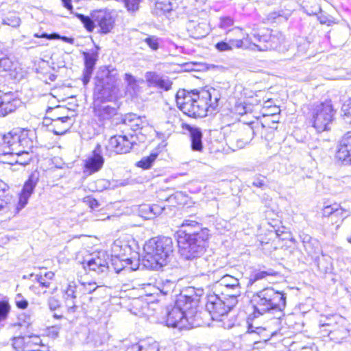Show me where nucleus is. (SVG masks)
I'll list each match as a JSON object with an SVG mask.
<instances>
[{"instance_id": "f257e3e1", "label": "nucleus", "mask_w": 351, "mask_h": 351, "mask_svg": "<svg viewBox=\"0 0 351 351\" xmlns=\"http://www.w3.org/2000/svg\"><path fill=\"white\" fill-rule=\"evenodd\" d=\"M176 100L178 108L189 117H204L210 109L217 107L219 95L215 88L191 92L182 89L177 92Z\"/></svg>"}, {"instance_id": "f03ea898", "label": "nucleus", "mask_w": 351, "mask_h": 351, "mask_svg": "<svg viewBox=\"0 0 351 351\" xmlns=\"http://www.w3.org/2000/svg\"><path fill=\"white\" fill-rule=\"evenodd\" d=\"M186 291L188 293H181L176 300L174 306L167 311V326L182 329L187 327L188 324H193L197 312L199 295L195 293L192 288Z\"/></svg>"}, {"instance_id": "7ed1b4c3", "label": "nucleus", "mask_w": 351, "mask_h": 351, "mask_svg": "<svg viewBox=\"0 0 351 351\" xmlns=\"http://www.w3.org/2000/svg\"><path fill=\"white\" fill-rule=\"evenodd\" d=\"M145 254L144 265L152 269H159L166 265L173 252V243L171 237L152 238L144 245Z\"/></svg>"}, {"instance_id": "20e7f679", "label": "nucleus", "mask_w": 351, "mask_h": 351, "mask_svg": "<svg viewBox=\"0 0 351 351\" xmlns=\"http://www.w3.org/2000/svg\"><path fill=\"white\" fill-rule=\"evenodd\" d=\"M37 180L34 175L29 177L20 193L18 204L12 195L8 192L7 184L0 180V212L7 215L8 217L18 213L27 204L28 199L36 186Z\"/></svg>"}, {"instance_id": "39448f33", "label": "nucleus", "mask_w": 351, "mask_h": 351, "mask_svg": "<svg viewBox=\"0 0 351 351\" xmlns=\"http://www.w3.org/2000/svg\"><path fill=\"white\" fill-rule=\"evenodd\" d=\"M253 301L254 317L270 311H276L282 315L286 306L285 294L271 287L258 291L254 295Z\"/></svg>"}, {"instance_id": "423d86ee", "label": "nucleus", "mask_w": 351, "mask_h": 351, "mask_svg": "<svg viewBox=\"0 0 351 351\" xmlns=\"http://www.w3.org/2000/svg\"><path fill=\"white\" fill-rule=\"evenodd\" d=\"M179 253L182 258H193L203 255L208 247L207 232L202 230L200 234H178Z\"/></svg>"}, {"instance_id": "0eeeda50", "label": "nucleus", "mask_w": 351, "mask_h": 351, "mask_svg": "<svg viewBox=\"0 0 351 351\" xmlns=\"http://www.w3.org/2000/svg\"><path fill=\"white\" fill-rule=\"evenodd\" d=\"M34 132L27 130L15 129L2 136L1 147L4 155L20 153L23 148L32 149L34 147Z\"/></svg>"}, {"instance_id": "6e6552de", "label": "nucleus", "mask_w": 351, "mask_h": 351, "mask_svg": "<svg viewBox=\"0 0 351 351\" xmlns=\"http://www.w3.org/2000/svg\"><path fill=\"white\" fill-rule=\"evenodd\" d=\"M335 114L331 101H326L311 106L308 119L312 126L318 132H322L330 130Z\"/></svg>"}, {"instance_id": "1a4fd4ad", "label": "nucleus", "mask_w": 351, "mask_h": 351, "mask_svg": "<svg viewBox=\"0 0 351 351\" xmlns=\"http://www.w3.org/2000/svg\"><path fill=\"white\" fill-rule=\"evenodd\" d=\"M102 73V76H97L99 80L95 88L93 104H112L117 73L114 69H106Z\"/></svg>"}, {"instance_id": "9d476101", "label": "nucleus", "mask_w": 351, "mask_h": 351, "mask_svg": "<svg viewBox=\"0 0 351 351\" xmlns=\"http://www.w3.org/2000/svg\"><path fill=\"white\" fill-rule=\"evenodd\" d=\"M256 43H252V50L259 51H277L280 53L287 51L289 48V41L280 32L271 31L269 35L255 37Z\"/></svg>"}, {"instance_id": "9b49d317", "label": "nucleus", "mask_w": 351, "mask_h": 351, "mask_svg": "<svg viewBox=\"0 0 351 351\" xmlns=\"http://www.w3.org/2000/svg\"><path fill=\"white\" fill-rule=\"evenodd\" d=\"M320 327L324 328L323 330L328 332L330 339L335 343H342L350 336L347 321L339 315L326 317L325 321L320 322Z\"/></svg>"}, {"instance_id": "f8f14e48", "label": "nucleus", "mask_w": 351, "mask_h": 351, "mask_svg": "<svg viewBox=\"0 0 351 351\" xmlns=\"http://www.w3.org/2000/svg\"><path fill=\"white\" fill-rule=\"evenodd\" d=\"M118 113L116 104H93V114L97 124L104 128H109L112 125L113 118Z\"/></svg>"}, {"instance_id": "ddd939ff", "label": "nucleus", "mask_w": 351, "mask_h": 351, "mask_svg": "<svg viewBox=\"0 0 351 351\" xmlns=\"http://www.w3.org/2000/svg\"><path fill=\"white\" fill-rule=\"evenodd\" d=\"M133 136L129 138L127 136H112L106 146L108 150L114 152L117 154L128 153L134 145Z\"/></svg>"}, {"instance_id": "4468645a", "label": "nucleus", "mask_w": 351, "mask_h": 351, "mask_svg": "<svg viewBox=\"0 0 351 351\" xmlns=\"http://www.w3.org/2000/svg\"><path fill=\"white\" fill-rule=\"evenodd\" d=\"M206 308L213 319H218L228 313L223 298L219 297L217 294L208 296Z\"/></svg>"}, {"instance_id": "2eb2a0df", "label": "nucleus", "mask_w": 351, "mask_h": 351, "mask_svg": "<svg viewBox=\"0 0 351 351\" xmlns=\"http://www.w3.org/2000/svg\"><path fill=\"white\" fill-rule=\"evenodd\" d=\"M63 298L69 313H75L77 308L76 298L82 293L80 285L75 282H69L66 287L63 290Z\"/></svg>"}, {"instance_id": "dca6fc26", "label": "nucleus", "mask_w": 351, "mask_h": 351, "mask_svg": "<svg viewBox=\"0 0 351 351\" xmlns=\"http://www.w3.org/2000/svg\"><path fill=\"white\" fill-rule=\"evenodd\" d=\"M21 105V101L11 93H3L0 91V117H5L15 111Z\"/></svg>"}, {"instance_id": "f3484780", "label": "nucleus", "mask_w": 351, "mask_h": 351, "mask_svg": "<svg viewBox=\"0 0 351 351\" xmlns=\"http://www.w3.org/2000/svg\"><path fill=\"white\" fill-rule=\"evenodd\" d=\"M336 158L343 165H351V132L346 134L339 143Z\"/></svg>"}, {"instance_id": "a211bd4d", "label": "nucleus", "mask_w": 351, "mask_h": 351, "mask_svg": "<svg viewBox=\"0 0 351 351\" xmlns=\"http://www.w3.org/2000/svg\"><path fill=\"white\" fill-rule=\"evenodd\" d=\"M108 255L105 252H99L97 255L87 261L84 268L88 267L89 270L98 274L106 273L108 270Z\"/></svg>"}, {"instance_id": "6ab92c4d", "label": "nucleus", "mask_w": 351, "mask_h": 351, "mask_svg": "<svg viewBox=\"0 0 351 351\" xmlns=\"http://www.w3.org/2000/svg\"><path fill=\"white\" fill-rule=\"evenodd\" d=\"M98 49L99 47H97L96 50H92L90 52H83L85 66L82 75L84 85H86L90 81L98 58Z\"/></svg>"}, {"instance_id": "aec40b11", "label": "nucleus", "mask_w": 351, "mask_h": 351, "mask_svg": "<svg viewBox=\"0 0 351 351\" xmlns=\"http://www.w3.org/2000/svg\"><path fill=\"white\" fill-rule=\"evenodd\" d=\"M202 256L197 255L193 258H184L190 261L189 265L190 271L195 276L204 275L211 271L209 260Z\"/></svg>"}, {"instance_id": "412c9836", "label": "nucleus", "mask_w": 351, "mask_h": 351, "mask_svg": "<svg viewBox=\"0 0 351 351\" xmlns=\"http://www.w3.org/2000/svg\"><path fill=\"white\" fill-rule=\"evenodd\" d=\"M194 217L191 216L189 219H184L181 224V230L178 234H200L202 230L207 232V239L209 238V230L206 228H203L202 224L193 219Z\"/></svg>"}, {"instance_id": "4be33fe9", "label": "nucleus", "mask_w": 351, "mask_h": 351, "mask_svg": "<svg viewBox=\"0 0 351 351\" xmlns=\"http://www.w3.org/2000/svg\"><path fill=\"white\" fill-rule=\"evenodd\" d=\"M101 153V146L97 145L93 155L86 160L85 167L90 173L98 171L102 167L104 160Z\"/></svg>"}, {"instance_id": "5701e85b", "label": "nucleus", "mask_w": 351, "mask_h": 351, "mask_svg": "<svg viewBox=\"0 0 351 351\" xmlns=\"http://www.w3.org/2000/svg\"><path fill=\"white\" fill-rule=\"evenodd\" d=\"M72 125L71 119L69 116L57 117L52 119L51 127L53 132L56 135L64 134Z\"/></svg>"}, {"instance_id": "b1692460", "label": "nucleus", "mask_w": 351, "mask_h": 351, "mask_svg": "<svg viewBox=\"0 0 351 351\" xmlns=\"http://www.w3.org/2000/svg\"><path fill=\"white\" fill-rule=\"evenodd\" d=\"M77 17L81 22H112L110 14L106 10H95L90 17L83 14H78Z\"/></svg>"}, {"instance_id": "393cba45", "label": "nucleus", "mask_w": 351, "mask_h": 351, "mask_svg": "<svg viewBox=\"0 0 351 351\" xmlns=\"http://www.w3.org/2000/svg\"><path fill=\"white\" fill-rule=\"evenodd\" d=\"M304 249L311 257L318 255L320 252V246L318 241L308 234L301 236Z\"/></svg>"}, {"instance_id": "a878e982", "label": "nucleus", "mask_w": 351, "mask_h": 351, "mask_svg": "<svg viewBox=\"0 0 351 351\" xmlns=\"http://www.w3.org/2000/svg\"><path fill=\"white\" fill-rule=\"evenodd\" d=\"M220 285L230 289L236 294H241V287L239 280L232 276L225 274L217 282Z\"/></svg>"}, {"instance_id": "bb28decb", "label": "nucleus", "mask_w": 351, "mask_h": 351, "mask_svg": "<svg viewBox=\"0 0 351 351\" xmlns=\"http://www.w3.org/2000/svg\"><path fill=\"white\" fill-rule=\"evenodd\" d=\"M208 23H189L187 29L191 37L199 39L205 37L209 32Z\"/></svg>"}, {"instance_id": "cd10ccee", "label": "nucleus", "mask_w": 351, "mask_h": 351, "mask_svg": "<svg viewBox=\"0 0 351 351\" xmlns=\"http://www.w3.org/2000/svg\"><path fill=\"white\" fill-rule=\"evenodd\" d=\"M189 131L191 141V149L193 151L201 152L203 149L201 130L197 128L190 127Z\"/></svg>"}, {"instance_id": "c85d7f7f", "label": "nucleus", "mask_w": 351, "mask_h": 351, "mask_svg": "<svg viewBox=\"0 0 351 351\" xmlns=\"http://www.w3.org/2000/svg\"><path fill=\"white\" fill-rule=\"evenodd\" d=\"M123 123L135 131L143 128V122L141 118L135 114H128L123 119Z\"/></svg>"}, {"instance_id": "c756f323", "label": "nucleus", "mask_w": 351, "mask_h": 351, "mask_svg": "<svg viewBox=\"0 0 351 351\" xmlns=\"http://www.w3.org/2000/svg\"><path fill=\"white\" fill-rule=\"evenodd\" d=\"M277 272L272 269H268L263 271H254L249 278L248 284L252 285L255 282L266 278L267 276H275Z\"/></svg>"}, {"instance_id": "7c9ffc66", "label": "nucleus", "mask_w": 351, "mask_h": 351, "mask_svg": "<svg viewBox=\"0 0 351 351\" xmlns=\"http://www.w3.org/2000/svg\"><path fill=\"white\" fill-rule=\"evenodd\" d=\"M88 32L97 29V32L101 34L109 33L113 27L112 23H83Z\"/></svg>"}, {"instance_id": "2f4dec72", "label": "nucleus", "mask_w": 351, "mask_h": 351, "mask_svg": "<svg viewBox=\"0 0 351 351\" xmlns=\"http://www.w3.org/2000/svg\"><path fill=\"white\" fill-rule=\"evenodd\" d=\"M32 149L23 148L21 150L23 151L20 153H14L11 154L13 156H15L16 158L14 159V162L16 164H19L21 165H26L29 164V162L32 160V156L29 154V151Z\"/></svg>"}, {"instance_id": "473e14b6", "label": "nucleus", "mask_w": 351, "mask_h": 351, "mask_svg": "<svg viewBox=\"0 0 351 351\" xmlns=\"http://www.w3.org/2000/svg\"><path fill=\"white\" fill-rule=\"evenodd\" d=\"M31 276H35V280L38 282L40 286L44 288H48L50 287L51 280L54 277V274L52 271L45 272L43 274H31Z\"/></svg>"}, {"instance_id": "72a5a7b5", "label": "nucleus", "mask_w": 351, "mask_h": 351, "mask_svg": "<svg viewBox=\"0 0 351 351\" xmlns=\"http://www.w3.org/2000/svg\"><path fill=\"white\" fill-rule=\"evenodd\" d=\"M291 14V10L287 9L278 11H274L267 15V20H278L279 22L287 21Z\"/></svg>"}, {"instance_id": "f704fd0d", "label": "nucleus", "mask_w": 351, "mask_h": 351, "mask_svg": "<svg viewBox=\"0 0 351 351\" xmlns=\"http://www.w3.org/2000/svg\"><path fill=\"white\" fill-rule=\"evenodd\" d=\"M125 80L127 83L126 90L130 95H135L139 89L136 78L129 73L125 74Z\"/></svg>"}, {"instance_id": "c9c22d12", "label": "nucleus", "mask_w": 351, "mask_h": 351, "mask_svg": "<svg viewBox=\"0 0 351 351\" xmlns=\"http://www.w3.org/2000/svg\"><path fill=\"white\" fill-rule=\"evenodd\" d=\"M172 10L173 6L169 1H158L155 4L154 13L157 15L170 14Z\"/></svg>"}, {"instance_id": "e433bc0d", "label": "nucleus", "mask_w": 351, "mask_h": 351, "mask_svg": "<svg viewBox=\"0 0 351 351\" xmlns=\"http://www.w3.org/2000/svg\"><path fill=\"white\" fill-rule=\"evenodd\" d=\"M229 45L231 47V51L234 49H247L250 48L252 49V44H250L247 38H245L244 37L241 38L232 39L230 38L228 40Z\"/></svg>"}, {"instance_id": "4c0bfd02", "label": "nucleus", "mask_w": 351, "mask_h": 351, "mask_svg": "<svg viewBox=\"0 0 351 351\" xmlns=\"http://www.w3.org/2000/svg\"><path fill=\"white\" fill-rule=\"evenodd\" d=\"M234 113L239 115H244L253 111V106L251 104H247L245 101H237L233 109Z\"/></svg>"}, {"instance_id": "58836bf2", "label": "nucleus", "mask_w": 351, "mask_h": 351, "mask_svg": "<svg viewBox=\"0 0 351 351\" xmlns=\"http://www.w3.org/2000/svg\"><path fill=\"white\" fill-rule=\"evenodd\" d=\"M16 64L9 58H3L0 59V73L5 71L9 72L10 75H13L16 69Z\"/></svg>"}, {"instance_id": "ea45409f", "label": "nucleus", "mask_w": 351, "mask_h": 351, "mask_svg": "<svg viewBox=\"0 0 351 351\" xmlns=\"http://www.w3.org/2000/svg\"><path fill=\"white\" fill-rule=\"evenodd\" d=\"M34 36L36 38H45L49 40L52 39H61L64 42H66L69 44H73L74 43V38H69L66 36H60L58 34L53 33V34H47V33H43L41 34H39L38 33H36L34 34Z\"/></svg>"}, {"instance_id": "a19ab883", "label": "nucleus", "mask_w": 351, "mask_h": 351, "mask_svg": "<svg viewBox=\"0 0 351 351\" xmlns=\"http://www.w3.org/2000/svg\"><path fill=\"white\" fill-rule=\"evenodd\" d=\"M240 294H236L235 292H232V293L227 294L226 296L222 297L227 313L236 306L238 302L237 297Z\"/></svg>"}, {"instance_id": "79ce46f5", "label": "nucleus", "mask_w": 351, "mask_h": 351, "mask_svg": "<svg viewBox=\"0 0 351 351\" xmlns=\"http://www.w3.org/2000/svg\"><path fill=\"white\" fill-rule=\"evenodd\" d=\"M157 156L158 154L152 153L149 156L143 158L138 162L137 166L144 169H148L152 167V163L156 159Z\"/></svg>"}, {"instance_id": "37998d69", "label": "nucleus", "mask_w": 351, "mask_h": 351, "mask_svg": "<svg viewBox=\"0 0 351 351\" xmlns=\"http://www.w3.org/2000/svg\"><path fill=\"white\" fill-rule=\"evenodd\" d=\"M138 344L141 346V351H159L158 343L152 339L143 341Z\"/></svg>"}, {"instance_id": "c03bdc74", "label": "nucleus", "mask_w": 351, "mask_h": 351, "mask_svg": "<svg viewBox=\"0 0 351 351\" xmlns=\"http://www.w3.org/2000/svg\"><path fill=\"white\" fill-rule=\"evenodd\" d=\"M29 343L30 341H27V338L23 337H14L12 339V346L16 351H20L21 349L23 350L26 346L29 348Z\"/></svg>"}, {"instance_id": "a18cd8bd", "label": "nucleus", "mask_w": 351, "mask_h": 351, "mask_svg": "<svg viewBox=\"0 0 351 351\" xmlns=\"http://www.w3.org/2000/svg\"><path fill=\"white\" fill-rule=\"evenodd\" d=\"M252 185L254 187L264 189L267 186V179L265 176L258 174L253 178Z\"/></svg>"}, {"instance_id": "49530a36", "label": "nucleus", "mask_w": 351, "mask_h": 351, "mask_svg": "<svg viewBox=\"0 0 351 351\" xmlns=\"http://www.w3.org/2000/svg\"><path fill=\"white\" fill-rule=\"evenodd\" d=\"M10 311V305L7 301H0V323L5 321Z\"/></svg>"}, {"instance_id": "de8ad7c7", "label": "nucleus", "mask_w": 351, "mask_h": 351, "mask_svg": "<svg viewBox=\"0 0 351 351\" xmlns=\"http://www.w3.org/2000/svg\"><path fill=\"white\" fill-rule=\"evenodd\" d=\"M152 206L149 204L141 205L139 208V213L142 217L149 219L153 218Z\"/></svg>"}, {"instance_id": "09e8293b", "label": "nucleus", "mask_w": 351, "mask_h": 351, "mask_svg": "<svg viewBox=\"0 0 351 351\" xmlns=\"http://www.w3.org/2000/svg\"><path fill=\"white\" fill-rule=\"evenodd\" d=\"M143 40L153 51H156L159 48V38L155 36H149Z\"/></svg>"}, {"instance_id": "8fccbe9b", "label": "nucleus", "mask_w": 351, "mask_h": 351, "mask_svg": "<svg viewBox=\"0 0 351 351\" xmlns=\"http://www.w3.org/2000/svg\"><path fill=\"white\" fill-rule=\"evenodd\" d=\"M160 75L155 72L150 71L145 74V80L149 86H156L160 80Z\"/></svg>"}, {"instance_id": "3c124183", "label": "nucleus", "mask_w": 351, "mask_h": 351, "mask_svg": "<svg viewBox=\"0 0 351 351\" xmlns=\"http://www.w3.org/2000/svg\"><path fill=\"white\" fill-rule=\"evenodd\" d=\"M112 248L114 252H117L118 251H119V253L117 254V256L125 254L127 252V251H131V248L126 244L124 245L123 247L121 245V241L119 240H117L114 242Z\"/></svg>"}, {"instance_id": "603ef678", "label": "nucleus", "mask_w": 351, "mask_h": 351, "mask_svg": "<svg viewBox=\"0 0 351 351\" xmlns=\"http://www.w3.org/2000/svg\"><path fill=\"white\" fill-rule=\"evenodd\" d=\"M171 85L172 83L167 77L160 76L156 87L163 89L165 90H168L171 88Z\"/></svg>"}, {"instance_id": "864d4df0", "label": "nucleus", "mask_w": 351, "mask_h": 351, "mask_svg": "<svg viewBox=\"0 0 351 351\" xmlns=\"http://www.w3.org/2000/svg\"><path fill=\"white\" fill-rule=\"evenodd\" d=\"M47 304L49 309L51 311H53L60 307L61 302L59 299L56 298V297L51 296L49 297V299L47 300Z\"/></svg>"}, {"instance_id": "5fc2aeb1", "label": "nucleus", "mask_w": 351, "mask_h": 351, "mask_svg": "<svg viewBox=\"0 0 351 351\" xmlns=\"http://www.w3.org/2000/svg\"><path fill=\"white\" fill-rule=\"evenodd\" d=\"M15 303L16 306L21 309H25L28 306V302L21 294L19 293L15 297Z\"/></svg>"}, {"instance_id": "6e6d98bb", "label": "nucleus", "mask_w": 351, "mask_h": 351, "mask_svg": "<svg viewBox=\"0 0 351 351\" xmlns=\"http://www.w3.org/2000/svg\"><path fill=\"white\" fill-rule=\"evenodd\" d=\"M337 204L326 206L322 210V215L326 217H333L334 212L337 209Z\"/></svg>"}, {"instance_id": "4d7b16f0", "label": "nucleus", "mask_w": 351, "mask_h": 351, "mask_svg": "<svg viewBox=\"0 0 351 351\" xmlns=\"http://www.w3.org/2000/svg\"><path fill=\"white\" fill-rule=\"evenodd\" d=\"M80 287L81 293L82 294L91 293L97 288L95 282L88 283V285H85L84 283L80 284Z\"/></svg>"}, {"instance_id": "13d9d810", "label": "nucleus", "mask_w": 351, "mask_h": 351, "mask_svg": "<svg viewBox=\"0 0 351 351\" xmlns=\"http://www.w3.org/2000/svg\"><path fill=\"white\" fill-rule=\"evenodd\" d=\"M215 47L219 51L221 52L231 51V47L229 45L228 39H226L224 41L217 43L215 45Z\"/></svg>"}, {"instance_id": "bf43d9fd", "label": "nucleus", "mask_w": 351, "mask_h": 351, "mask_svg": "<svg viewBox=\"0 0 351 351\" xmlns=\"http://www.w3.org/2000/svg\"><path fill=\"white\" fill-rule=\"evenodd\" d=\"M152 206L153 218L160 215L165 210V206L160 204H152Z\"/></svg>"}, {"instance_id": "052dcab7", "label": "nucleus", "mask_w": 351, "mask_h": 351, "mask_svg": "<svg viewBox=\"0 0 351 351\" xmlns=\"http://www.w3.org/2000/svg\"><path fill=\"white\" fill-rule=\"evenodd\" d=\"M346 210L342 208L339 204H337V207L335 211L334 212L333 217H340L342 220L347 217L345 215Z\"/></svg>"}, {"instance_id": "680f3d73", "label": "nucleus", "mask_w": 351, "mask_h": 351, "mask_svg": "<svg viewBox=\"0 0 351 351\" xmlns=\"http://www.w3.org/2000/svg\"><path fill=\"white\" fill-rule=\"evenodd\" d=\"M342 110L344 112L345 116L351 117V99L343 105Z\"/></svg>"}, {"instance_id": "e2e57ef3", "label": "nucleus", "mask_w": 351, "mask_h": 351, "mask_svg": "<svg viewBox=\"0 0 351 351\" xmlns=\"http://www.w3.org/2000/svg\"><path fill=\"white\" fill-rule=\"evenodd\" d=\"M87 202L92 209L97 208L99 206V203L95 199L88 197Z\"/></svg>"}, {"instance_id": "0e129e2a", "label": "nucleus", "mask_w": 351, "mask_h": 351, "mask_svg": "<svg viewBox=\"0 0 351 351\" xmlns=\"http://www.w3.org/2000/svg\"><path fill=\"white\" fill-rule=\"evenodd\" d=\"M27 341H29L30 343L32 342L34 345L38 346L40 343V339L38 336H30L27 337Z\"/></svg>"}, {"instance_id": "69168bd1", "label": "nucleus", "mask_w": 351, "mask_h": 351, "mask_svg": "<svg viewBox=\"0 0 351 351\" xmlns=\"http://www.w3.org/2000/svg\"><path fill=\"white\" fill-rule=\"evenodd\" d=\"M63 6L69 10H71L73 5L71 4V0H61Z\"/></svg>"}, {"instance_id": "338daca9", "label": "nucleus", "mask_w": 351, "mask_h": 351, "mask_svg": "<svg viewBox=\"0 0 351 351\" xmlns=\"http://www.w3.org/2000/svg\"><path fill=\"white\" fill-rule=\"evenodd\" d=\"M141 346L139 344H134L131 347L128 348L125 351H141Z\"/></svg>"}, {"instance_id": "774afa93", "label": "nucleus", "mask_w": 351, "mask_h": 351, "mask_svg": "<svg viewBox=\"0 0 351 351\" xmlns=\"http://www.w3.org/2000/svg\"><path fill=\"white\" fill-rule=\"evenodd\" d=\"M230 32H232L234 35L241 34L242 29L239 27H236V28H234L232 30H231Z\"/></svg>"}]
</instances>
